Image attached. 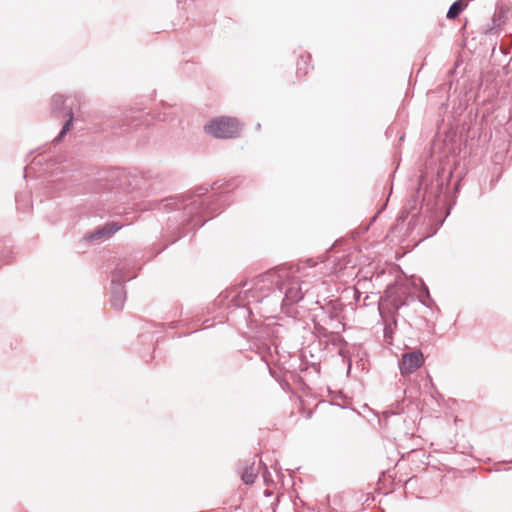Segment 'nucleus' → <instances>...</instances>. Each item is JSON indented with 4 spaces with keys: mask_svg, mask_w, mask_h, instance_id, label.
<instances>
[{
    "mask_svg": "<svg viewBox=\"0 0 512 512\" xmlns=\"http://www.w3.org/2000/svg\"><path fill=\"white\" fill-rule=\"evenodd\" d=\"M222 24H223V26H224V27H230L231 25H233V24H234V21H233V19H232V18H230V17H225V18L223 19V23H222Z\"/></svg>",
    "mask_w": 512,
    "mask_h": 512,
    "instance_id": "28",
    "label": "nucleus"
},
{
    "mask_svg": "<svg viewBox=\"0 0 512 512\" xmlns=\"http://www.w3.org/2000/svg\"><path fill=\"white\" fill-rule=\"evenodd\" d=\"M255 457L245 460L239 464V473L241 480L245 485H253L258 475V470L255 467Z\"/></svg>",
    "mask_w": 512,
    "mask_h": 512,
    "instance_id": "14",
    "label": "nucleus"
},
{
    "mask_svg": "<svg viewBox=\"0 0 512 512\" xmlns=\"http://www.w3.org/2000/svg\"><path fill=\"white\" fill-rule=\"evenodd\" d=\"M162 106H163V108H167V107H170V105H168V104H165V103H162Z\"/></svg>",
    "mask_w": 512,
    "mask_h": 512,
    "instance_id": "33",
    "label": "nucleus"
},
{
    "mask_svg": "<svg viewBox=\"0 0 512 512\" xmlns=\"http://www.w3.org/2000/svg\"><path fill=\"white\" fill-rule=\"evenodd\" d=\"M180 2H181V0H177V3H180Z\"/></svg>",
    "mask_w": 512,
    "mask_h": 512,
    "instance_id": "36",
    "label": "nucleus"
},
{
    "mask_svg": "<svg viewBox=\"0 0 512 512\" xmlns=\"http://www.w3.org/2000/svg\"><path fill=\"white\" fill-rule=\"evenodd\" d=\"M240 121L235 117L219 116L204 125V131L216 139H234L239 136Z\"/></svg>",
    "mask_w": 512,
    "mask_h": 512,
    "instance_id": "7",
    "label": "nucleus"
},
{
    "mask_svg": "<svg viewBox=\"0 0 512 512\" xmlns=\"http://www.w3.org/2000/svg\"><path fill=\"white\" fill-rule=\"evenodd\" d=\"M198 314H199V312H198L197 308H193L187 312H183L182 305H180L179 310H178V308H176L174 316H179V317H184V318L179 321L170 322L169 327L174 329V328L179 327L180 325H185L188 323L189 318H193L194 315H198Z\"/></svg>",
    "mask_w": 512,
    "mask_h": 512,
    "instance_id": "16",
    "label": "nucleus"
},
{
    "mask_svg": "<svg viewBox=\"0 0 512 512\" xmlns=\"http://www.w3.org/2000/svg\"><path fill=\"white\" fill-rule=\"evenodd\" d=\"M297 271L298 266L280 265L258 275L250 288L241 290L232 298L234 311L246 322L254 309L262 316L280 311L288 317L297 318L295 304L304 297L301 284L294 275Z\"/></svg>",
    "mask_w": 512,
    "mask_h": 512,
    "instance_id": "3",
    "label": "nucleus"
},
{
    "mask_svg": "<svg viewBox=\"0 0 512 512\" xmlns=\"http://www.w3.org/2000/svg\"><path fill=\"white\" fill-rule=\"evenodd\" d=\"M81 111L80 97L78 95H65L55 93L50 99V115L53 119L63 120L62 127L53 139L54 146L60 144L72 130L74 122Z\"/></svg>",
    "mask_w": 512,
    "mask_h": 512,
    "instance_id": "5",
    "label": "nucleus"
},
{
    "mask_svg": "<svg viewBox=\"0 0 512 512\" xmlns=\"http://www.w3.org/2000/svg\"><path fill=\"white\" fill-rule=\"evenodd\" d=\"M197 331H198V330H193V331H192V333H196ZM190 334H191V332H190V333H187L186 335H190Z\"/></svg>",
    "mask_w": 512,
    "mask_h": 512,
    "instance_id": "34",
    "label": "nucleus"
},
{
    "mask_svg": "<svg viewBox=\"0 0 512 512\" xmlns=\"http://www.w3.org/2000/svg\"><path fill=\"white\" fill-rule=\"evenodd\" d=\"M141 117L142 116L140 115H134V112L130 111L129 113L125 114L124 118L121 120V123H119L117 127L121 131L129 132L130 130L137 128L142 124Z\"/></svg>",
    "mask_w": 512,
    "mask_h": 512,
    "instance_id": "15",
    "label": "nucleus"
},
{
    "mask_svg": "<svg viewBox=\"0 0 512 512\" xmlns=\"http://www.w3.org/2000/svg\"><path fill=\"white\" fill-rule=\"evenodd\" d=\"M397 327V319L396 316H393L392 320L390 322L385 323L384 327V338L385 340L390 343L392 340V335Z\"/></svg>",
    "mask_w": 512,
    "mask_h": 512,
    "instance_id": "22",
    "label": "nucleus"
},
{
    "mask_svg": "<svg viewBox=\"0 0 512 512\" xmlns=\"http://www.w3.org/2000/svg\"><path fill=\"white\" fill-rule=\"evenodd\" d=\"M343 305L338 300H331L321 306L319 318L333 330H344L345 323L342 317Z\"/></svg>",
    "mask_w": 512,
    "mask_h": 512,
    "instance_id": "8",
    "label": "nucleus"
},
{
    "mask_svg": "<svg viewBox=\"0 0 512 512\" xmlns=\"http://www.w3.org/2000/svg\"><path fill=\"white\" fill-rule=\"evenodd\" d=\"M453 173L450 168L431 167L422 172L418 187L399 212L393 231L411 233L420 220V211L431 213V217H438L436 213L442 208L455 204L456 194L460 190V179L449 189ZM445 218H437L434 231L427 237L434 235L443 225Z\"/></svg>",
    "mask_w": 512,
    "mask_h": 512,
    "instance_id": "4",
    "label": "nucleus"
},
{
    "mask_svg": "<svg viewBox=\"0 0 512 512\" xmlns=\"http://www.w3.org/2000/svg\"><path fill=\"white\" fill-rule=\"evenodd\" d=\"M385 205L386 204H384L382 208L371 218L370 224L373 223L377 219L378 215L385 209Z\"/></svg>",
    "mask_w": 512,
    "mask_h": 512,
    "instance_id": "29",
    "label": "nucleus"
},
{
    "mask_svg": "<svg viewBox=\"0 0 512 512\" xmlns=\"http://www.w3.org/2000/svg\"><path fill=\"white\" fill-rule=\"evenodd\" d=\"M468 5V0H456L454 1L446 14L447 19L454 20L460 16Z\"/></svg>",
    "mask_w": 512,
    "mask_h": 512,
    "instance_id": "18",
    "label": "nucleus"
},
{
    "mask_svg": "<svg viewBox=\"0 0 512 512\" xmlns=\"http://www.w3.org/2000/svg\"><path fill=\"white\" fill-rule=\"evenodd\" d=\"M505 22V13L503 11L495 12L492 17V23L495 28L501 27Z\"/></svg>",
    "mask_w": 512,
    "mask_h": 512,
    "instance_id": "24",
    "label": "nucleus"
},
{
    "mask_svg": "<svg viewBox=\"0 0 512 512\" xmlns=\"http://www.w3.org/2000/svg\"><path fill=\"white\" fill-rule=\"evenodd\" d=\"M250 349L268 364L273 353L277 352V345L271 340H263L258 337L250 343Z\"/></svg>",
    "mask_w": 512,
    "mask_h": 512,
    "instance_id": "13",
    "label": "nucleus"
},
{
    "mask_svg": "<svg viewBox=\"0 0 512 512\" xmlns=\"http://www.w3.org/2000/svg\"><path fill=\"white\" fill-rule=\"evenodd\" d=\"M138 266L131 259L120 260L116 267L111 272V305L117 310L121 311L126 301V288L125 283L136 277V270Z\"/></svg>",
    "mask_w": 512,
    "mask_h": 512,
    "instance_id": "6",
    "label": "nucleus"
},
{
    "mask_svg": "<svg viewBox=\"0 0 512 512\" xmlns=\"http://www.w3.org/2000/svg\"><path fill=\"white\" fill-rule=\"evenodd\" d=\"M425 363L423 352L419 348L408 349L398 359V367L402 376H408Z\"/></svg>",
    "mask_w": 512,
    "mask_h": 512,
    "instance_id": "9",
    "label": "nucleus"
},
{
    "mask_svg": "<svg viewBox=\"0 0 512 512\" xmlns=\"http://www.w3.org/2000/svg\"><path fill=\"white\" fill-rule=\"evenodd\" d=\"M326 340L335 346L346 344L345 339L340 335V330L331 331L330 337L326 338Z\"/></svg>",
    "mask_w": 512,
    "mask_h": 512,
    "instance_id": "23",
    "label": "nucleus"
},
{
    "mask_svg": "<svg viewBox=\"0 0 512 512\" xmlns=\"http://www.w3.org/2000/svg\"><path fill=\"white\" fill-rule=\"evenodd\" d=\"M311 61V55L305 54L300 56V60L297 62L296 74L299 78L305 76L308 73L309 62Z\"/></svg>",
    "mask_w": 512,
    "mask_h": 512,
    "instance_id": "21",
    "label": "nucleus"
},
{
    "mask_svg": "<svg viewBox=\"0 0 512 512\" xmlns=\"http://www.w3.org/2000/svg\"><path fill=\"white\" fill-rule=\"evenodd\" d=\"M123 226H125V224L119 221H108L105 224L99 225L95 227L93 230L85 233L83 236V240L88 243H95L104 240L115 234Z\"/></svg>",
    "mask_w": 512,
    "mask_h": 512,
    "instance_id": "11",
    "label": "nucleus"
},
{
    "mask_svg": "<svg viewBox=\"0 0 512 512\" xmlns=\"http://www.w3.org/2000/svg\"><path fill=\"white\" fill-rule=\"evenodd\" d=\"M397 412H394V411H385L384 412V415L385 417H387L389 414H396Z\"/></svg>",
    "mask_w": 512,
    "mask_h": 512,
    "instance_id": "31",
    "label": "nucleus"
},
{
    "mask_svg": "<svg viewBox=\"0 0 512 512\" xmlns=\"http://www.w3.org/2000/svg\"><path fill=\"white\" fill-rule=\"evenodd\" d=\"M153 118H155L157 121H160V122H161V121H166V119H167V114H166V113H161V112H159V113H156V114L153 116Z\"/></svg>",
    "mask_w": 512,
    "mask_h": 512,
    "instance_id": "27",
    "label": "nucleus"
},
{
    "mask_svg": "<svg viewBox=\"0 0 512 512\" xmlns=\"http://www.w3.org/2000/svg\"><path fill=\"white\" fill-rule=\"evenodd\" d=\"M385 296L387 299H389L396 315H398V311L402 307L408 306L411 301L416 300V297L413 294L407 293L406 289L402 286H399L396 282L387 286L385 290Z\"/></svg>",
    "mask_w": 512,
    "mask_h": 512,
    "instance_id": "10",
    "label": "nucleus"
},
{
    "mask_svg": "<svg viewBox=\"0 0 512 512\" xmlns=\"http://www.w3.org/2000/svg\"><path fill=\"white\" fill-rule=\"evenodd\" d=\"M233 188L230 182L216 181L210 187L198 186L190 193L164 198L157 203L155 208L168 213L169 217L161 235L164 245L153 256L219 215L228 205Z\"/></svg>",
    "mask_w": 512,
    "mask_h": 512,
    "instance_id": "2",
    "label": "nucleus"
},
{
    "mask_svg": "<svg viewBox=\"0 0 512 512\" xmlns=\"http://www.w3.org/2000/svg\"><path fill=\"white\" fill-rule=\"evenodd\" d=\"M307 262L309 263V265L311 267H313L315 265L314 261L312 259H308Z\"/></svg>",
    "mask_w": 512,
    "mask_h": 512,
    "instance_id": "32",
    "label": "nucleus"
},
{
    "mask_svg": "<svg viewBox=\"0 0 512 512\" xmlns=\"http://www.w3.org/2000/svg\"><path fill=\"white\" fill-rule=\"evenodd\" d=\"M420 297L421 298L419 299V302L423 306H425L427 308H431L432 306H436V303L433 300V298L431 297L427 285L422 280H421Z\"/></svg>",
    "mask_w": 512,
    "mask_h": 512,
    "instance_id": "19",
    "label": "nucleus"
},
{
    "mask_svg": "<svg viewBox=\"0 0 512 512\" xmlns=\"http://www.w3.org/2000/svg\"><path fill=\"white\" fill-rule=\"evenodd\" d=\"M34 161L51 174L44 190L48 197L61 195H99L104 202L136 193L147 196L154 190L158 176L151 171H127L117 167H96L80 161L68 152L38 154Z\"/></svg>",
    "mask_w": 512,
    "mask_h": 512,
    "instance_id": "1",
    "label": "nucleus"
},
{
    "mask_svg": "<svg viewBox=\"0 0 512 512\" xmlns=\"http://www.w3.org/2000/svg\"><path fill=\"white\" fill-rule=\"evenodd\" d=\"M315 351L321 352V342L312 343L301 351V365L299 370L306 371L309 367L313 368L317 374L320 373L321 356L314 354Z\"/></svg>",
    "mask_w": 512,
    "mask_h": 512,
    "instance_id": "12",
    "label": "nucleus"
},
{
    "mask_svg": "<svg viewBox=\"0 0 512 512\" xmlns=\"http://www.w3.org/2000/svg\"><path fill=\"white\" fill-rule=\"evenodd\" d=\"M17 209L23 213L29 212L31 204L26 193L20 192L15 195Z\"/></svg>",
    "mask_w": 512,
    "mask_h": 512,
    "instance_id": "20",
    "label": "nucleus"
},
{
    "mask_svg": "<svg viewBox=\"0 0 512 512\" xmlns=\"http://www.w3.org/2000/svg\"><path fill=\"white\" fill-rule=\"evenodd\" d=\"M5 262H6V263H9V262H10V258H6V259H5Z\"/></svg>",
    "mask_w": 512,
    "mask_h": 512,
    "instance_id": "35",
    "label": "nucleus"
},
{
    "mask_svg": "<svg viewBox=\"0 0 512 512\" xmlns=\"http://www.w3.org/2000/svg\"><path fill=\"white\" fill-rule=\"evenodd\" d=\"M312 323H313V333L318 338H329L331 335V331H328L329 327L327 324H325L320 318L319 314H314L312 317Z\"/></svg>",
    "mask_w": 512,
    "mask_h": 512,
    "instance_id": "17",
    "label": "nucleus"
},
{
    "mask_svg": "<svg viewBox=\"0 0 512 512\" xmlns=\"http://www.w3.org/2000/svg\"><path fill=\"white\" fill-rule=\"evenodd\" d=\"M195 64L193 62H190V61H186L185 63H183L182 65V70L184 72H190L193 70Z\"/></svg>",
    "mask_w": 512,
    "mask_h": 512,
    "instance_id": "26",
    "label": "nucleus"
},
{
    "mask_svg": "<svg viewBox=\"0 0 512 512\" xmlns=\"http://www.w3.org/2000/svg\"><path fill=\"white\" fill-rule=\"evenodd\" d=\"M360 296H361V293H360L359 291H357V290H356V291H355V297H354V298H355V300H356V301H359V300H360Z\"/></svg>",
    "mask_w": 512,
    "mask_h": 512,
    "instance_id": "30",
    "label": "nucleus"
},
{
    "mask_svg": "<svg viewBox=\"0 0 512 512\" xmlns=\"http://www.w3.org/2000/svg\"><path fill=\"white\" fill-rule=\"evenodd\" d=\"M260 464L262 466V476H263V479H264L266 484H269V480H270V477H271L269 469H268V467H267V465L265 463L261 462Z\"/></svg>",
    "mask_w": 512,
    "mask_h": 512,
    "instance_id": "25",
    "label": "nucleus"
}]
</instances>
